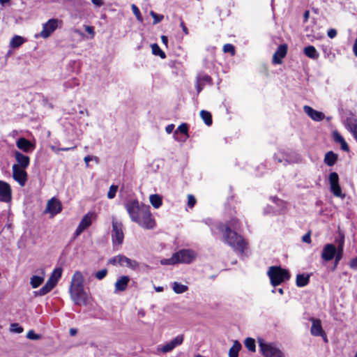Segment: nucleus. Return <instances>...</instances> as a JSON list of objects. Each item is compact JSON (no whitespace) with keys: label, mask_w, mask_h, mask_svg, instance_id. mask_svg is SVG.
Here are the masks:
<instances>
[{"label":"nucleus","mask_w":357,"mask_h":357,"mask_svg":"<svg viewBox=\"0 0 357 357\" xmlns=\"http://www.w3.org/2000/svg\"><path fill=\"white\" fill-rule=\"evenodd\" d=\"M231 227L234 225L220 223L218 229L222 233L223 242L229 245L236 253L242 255L248 247V242L241 235L232 230Z\"/></svg>","instance_id":"f257e3e1"},{"label":"nucleus","mask_w":357,"mask_h":357,"mask_svg":"<svg viewBox=\"0 0 357 357\" xmlns=\"http://www.w3.org/2000/svg\"><path fill=\"white\" fill-rule=\"evenodd\" d=\"M267 275L270 278L271 285L273 287L280 285L290 278L289 271L280 266H271L268 270Z\"/></svg>","instance_id":"f03ea898"},{"label":"nucleus","mask_w":357,"mask_h":357,"mask_svg":"<svg viewBox=\"0 0 357 357\" xmlns=\"http://www.w3.org/2000/svg\"><path fill=\"white\" fill-rule=\"evenodd\" d=\"M135 222L137 223L140 227L146 229H153L155 222L151 217L150 211V206L148 205H142L141 213L137 216V220Z\"/></svg>","instance_id":"7ed1b4c3"},{"label":"nucleus","mask_w":357,"mask_h":357,"mask_svg":"<svg viewBox=\"0 0 357 357\" xmlns=\"http://www.w3.org/2000/svg\"><path fill=\"white\" fill-rule=\"evenodd\" d=\"M112 241L114 247L121 246L123 242L124 234L123 226L121 222L117 220L114 217L112 218Z\"/></svg>","instance_id":"20e7f679"},{"label":"nucleus","mask_w":357,"mask_h":357,"mask_svg":"<svg viewBox=\"0 0 357 357\" xmlns=\"http://www.w3.org/2000/svg\"><path fill=\"white\" fill-rule=\"evenodd\" d=\"M259 347L264 357H284L282 350L273 343H266L263 340H259Z\"/></svg>","instance_id":"39448f33"},{"label":"nucleus","mask_w":357,"mask_h":357,"mask_svg":"<svg viewBox=\"0 0 357 357\" xmlns=\"http://www.w3.org/2000/svg\"><path fill=\"white\" fill-rule=\"evenodd\" d=\"M108 263L114 266H125L132 270H135L139 266L137 261L129 259L123 255H119L109 259Z\"/></svg>","instance_id":"423d86ee"},{"label":"nucleus","mask_w":357,"mask_h":357,"mask_svg":"<svg viewBox=\"0 0 357 357\" xmlns=\"http://www.w3.org/2000/svg\"><path fill=\"white\" fill-rule=\"evenodd\" d=\"M70 298L76 305H86L89 298V294L85 291L84 287L70 289Z\"/></svg>","instance_id":"0eeeda50"},{"label":"nucleus","mask_w":357,"mask_h":357,"mask_svg":"<svg viewBox=\"0 0 357 357\" xmlns=\"http://www.w3.org/2000/svg\"><path fill=\"white\" fill-rule=\"evenodd\" d=\"M96 215L93 212H88L82 219L79 225L77 226L75 231V236H79L85 229L89 227L93 221L96 220Z\"/></svg>","instance_id":"6e6552de"},{"label":"nucleus","mask_w":357,"mask_h":357,"mask_svg":"<svg viewBox=\"0 0 357 357\" xmlns=\"http://www.w3.org/2000/svg\"><path fill=\"white\" fill-rule=\"evenodd\" d=\"M62 22L56 18L49 20L43 26V30L40 33V36L43 38H47L57 29L59 24Z\"/></svg>","instance_id":"1a4fd4ad"},{"label":"nucleus","mask_w":357,"mask_h":357,"mask_svg":"<svg viewBox=\"0 0 357 357\" xmlns=\"http://www.w3.org/2000/svg\"><path fill=\"white\" fill-rule=\"evenodd\" d=\"M142 205L136 199L128 201L126 204V208L132 222L137 220V216L141 213Z\"/></svg>","instance_id":"9d476101"},{"label":"nucleus","mask_w":357,"mask_h":357,"mask_svg":"<svg viewBox=\"0 0 357 357\" xmlns=\"http://www.w3.org/2000/svg\"><path fill=\"white\" fill-rule=\"evenodd\" d=\"M177 264H190L195 258V254L190 250H181L174 254Z\"/></svg>","instance_id":"9b49d317"},{"label":"nucleus","mask_w":357,"mask_h":357,"mask_svg":"<svg viewBox=\"0 0 357 357\" xmlns=\"http://www.w3.org/2000/svg\"><path fill=\"white\" fill-rule=\"evenodd\" d=\"M183 342V335H179L172 340L170 342L165 343L163 345H159L158 347V351L166 354L172 351L176 347L181 345Z\"/></svg>","instance_id":"f8f14e48"},{"label":"nucleus","mask_w":357,"mask_h":357,"mask_svg":"<svg viewBox=\"0 0 357 357\" xmlns=\"http://www.w3.org/2000/svg\"><path fill=\"white\" fill-rule=\"evenodd\" d=\"M329 182L331 185V191L337 197L344 198V195L342 194L341 188L339 185V176L336 172H331L329 175Z\"/></svg>","instance_id":"ddd939ff"},{"label":"nucleus","mask_w":357,"mask_h":357,"mask_svg":"<svg viewBox=\"0 0 357 357\" xmlns=\"http://www.w3.org/2000/svg\"><path fill=\"white\" fill-rule=\"evenodd\" d=\"M13 177L18 182L20 186H24L27 180V174L24 169L20 168L17 165H13Z\"/></svg>","instance_id":"4468645a"},{"label":"nucleus","mask_w":357,"mask_h":357,"mask_svg":"<svg viewBox=\"0 0 357 357\" xmlns=\"http://www.w3.org/2000/svg\"><path fill=\"white\" fill-rule=\"evenodd\" d=\"M61 210L62 206L61 202L57 199L53 197L47 202L45 213H49L51 214V216L53 217L59 213Z\"/></svg>","instance_id":"2eb2a0df"},{"label":"nucleus","mask_w":357,"mask_h":357,"mask_svg":"<svg viewBox=\"0 0 357 357\" xmlns=\"http://www.w3.org/2000/svg\"><path fill=\"white\" fill-rule=\"evenodd\" d=\"M12 199V191L10 185L0 180V202L8 203Z\"/></svg>","instance_id":"dca6fc26"},{"label":"nucleus","mask_w":357,"mask_h":357,"mask_svg":"<svg viewBox=\"0 0 357 357\" xmlns=\"http://www.w3.org/2000/svg\"><path fill=\"white\" fill-rule=\"evenodd\" d=\"M336 254V248L333 244L328 243L324 245L322 252L321 258L326 261H329L332 260Z\"/></svg>","instance_id":"f3484780"},{"label":"nucleus","mask_w":357,"mask_h":357,"mask_svg":"<svg viewBox=\"0 0 357 357\" xmlns=\"http://www.w3.org/2000/svg\"><path fill=\"white\" fill-rule=\"evenodd\" d=\"M303 111L310 119L315 121H321L325 118L323 112L317 111L308 105L303 107Z\"/></svg>","instance_id":"a211bd4d"},{"label":"nucleus","mask_w":357,"mask_h":357,"mask_svg":"<svg viewBox=\"0 0 357 357\" xmlns=\"http://www.w3.org/2000/svg\"><path fill=\"white\" fill-rule=\"evenodd\" d=\"M84 278L79 271H76L71 278L70 289L84 287Z\"/></svg>","instance_id":"6ab92c4d"},{"label":"nucleus","mask_w":357,"mask_h":357,"mask_svg":"<svg viewBox=\"0 0 357 357\" xmlns=\"http://www.w3.org/2000/svg\"><path fill=\"white\" fill-rule=\"evenodd\" d=\"M287 45L286 44L280 45L273 56V63L275 64L282 63V59L287 53Z\"/></svg>","instance_id":"aec40b11"},{"label":"nucleus","mask_w":357,"mask_h":357,"mask_svg":"<svg viewBox=\"0 0 357 357\" xmlns=\"http://www.w3.org/2000/svg\"><path fill=\"white\" fill-rule=\"evenodd\" d=\"M57 282L56 280L50 276L45 284L38 291H35L36 296H44L47 294L56 286Z\"/></svg>","instance_id":"412c9836"},{"label":"nucleus","mask_w":357,"mask_h":357,"mask_svg":"<svg viewBox=\"0 0 357 357\" xmlns=\"http://www.w3.org/2000/svg\"><path fill=\"white\" fill-rule=\"evenodd\" d=\"M130 280V277L128 275H122L118 278L114 284V291L119 292L125 291L128 287Z\"/></svg>","instance_id":"4be33fe9"},{"label":"nucleus","mask_w":357,"mask_h":357,"mask_svg":"<svg viewBox=\"0 0 357 357\" xmlns=\"http://www.w3.org/2000/svg\"><path fill=\"white\" fill-rule=\"evenodd\" d=\"M312 327L310 329L311 334L314 336H324V331H323L321 323L319 319H312Z\"/></svg>","instance_id":"5701e85b"},{"label":"nucleus","mask_w":357,"mask_h":357,"mask_svg":"<svg viewBox=\"0 0 357 357\" xmlns=\"http://www.w3.org/2000/svg\"><path fill=\"white\" fill-rule=\"evenodd\" d=\"M15 157L18 163L17 165H19L20 168L25 169L29 166L30 159L27 155H25L19 151H16L15 153Z\"/></svg>","instance_id":"b1692460"},{"label":"nucleus","mask_w":357,"mask_h":357,"mask_svg":"<svg viewBox=\"0 0 357 357\" xmlns=\"http://www.w3.org/2000/svg\"><path fill=\"white\" fill-rule=\"evenodd\" d=\"M16 145L18 149L22 150L24 152H28L30 149L33 146L32 144L24 137L20 138L17 142Z\"/></svg>","instance_id":"393cba45"},{"label":"nucleus","mask_w":357,"mask_h":357,"mask_svg":"<svg viewBox=\"0 0 357 357\" xmlns=\"http://www.w3.org/2000/svg\"><path fill=\"white\" fill-rule=\"evenodd\" d=\"M310 275L309 274H298L296 275V283L297 287H303L308 284L310 282Z\"/></svg>","instance_id":"a878e982"},{"label":"nucleus","mask_w":357,"mask_h":357,"mask_svg":"<svg viewBox=\"0 0 357 357\" xmlns=\"http://www.w3.org/2000/svg\"><path fill=\"white\" fill-rule=\"evenodd\" d=\"M41 273L42 275H33L31 278L30 284L33 289L38 287L44 281L45 272L41 270Z\"/></svg>","instance_id":"bb28decb"},{"label":"nucleus","mask_w":357,"mask_h":357,"mask_svg":"<svg viewBox=\"0 0 357 357\" xmlns=\"http://www.w3.org/2000/svg\"><path fill=\"white\" fill-rule=\"evenodd\" d=\"M303 52L305 54V56L312 59H317L319 56V52L317 51L316 48L312 45L305 47L304 48Z\"/></svg>","instance_id":"cd10ccee"},{"label":"nucleus","mask_w":357,"mask_h":357,"mask_svg":"<svg viewBox=\"0 0 357 357\" xmlns=\"http://www.w3.org/2000/svg\"><path fill=\"white\" fill-rule=\"evenodd\" d=\"M241 349V343L235 340L234 342L233 345L229 350V357H238V352Z\"/></svg>","instance_id":"c85d7f7f"},{"label":"nucleus","mask_w":357,"mask_h":357,"mask_svg":"<svg viewBox=\"0 0 357 357\" xmlns=\"http://www.w3.org/2000/svg\"><path fill=\"white\" fill-rule=\"evenodd\" d=\"M337 156L336 154H335L333 151H329L326 153L325 158H324V162L328 166H333L335 165L336 160H337Z\"/></svg>","instance_id":"c756f323"},{"label":"nucleus","mask_w":357,"mask_h":357,"mask_svg":"<svg viewBox=\"0 0 357 357\" xmlns=\"http://www.w3.org/2000/svg\"><path fill=\"white\" fill-rule=\"evenodd\" d=\"M172 289H173V291L176 294H183V293L187 291L188 289V287L187 285L181 284L178 282H174L172 283Z\"/></svg>","instance_id":"7c9ffc66"},{"label":"nucleus","mask_w":357,"mask_h":357,"mask_svg":"<svg viewBox=\"0 0 357 357\" xmlns=\"http://www.w3.org/2000/svg\"><path fill=\"white\" fill-rule=\"evenodd\" d=\"M25 42V39L20 36H15L10 42V46L12 48H17Z\"/></svg>","instance_id":"2f4dec72"},{"label":"nucleus","mask_w":357,"mask_h":357,"mask_svg":"<svg viewBox=\"0 0 357 357\" xmlns=\"http://www.w3.org/2000/svg\"><path fill=\"white\" fill-rule=\"evenodd\" d=\"M149 200L155 208H158L162 205V199L158 195L155 194L150 195Z\"/></svg>","instance_id":"473e14b6"},{"label":"nucleus","mask_w":357,"mask_h":357,"mask_svg":"<svg viewBox=\"0 0 357 357\" xmlns=\"http://www.w3.org/2000/svg\"><path fill=\"white\" fill-rule=\"evenodd\" d=\"M200 116L207 126H211L212 124V116L209 112L202 110L200 112Z\"/></svg>","instance_id":"72a5a7b5"},{"label":"nucleus","mask_w":357,"mask_h":357,"mask_svg":"<svg viewBox=\"0 0 357 357\" xmlns=\"http://www.w3.org/2000/svg\"><path fill=\"white\" fill-rule=\"evenodd\" d=\"M245 347L251 352L256 351L255 341L252 337H247L244 342Z\"/></svg>","instance_id":"f704fd0d"},{"label":"nucleus","mask_w":357,"mask_h":357,"mask_svg":"<svg viewBox=\"0 0 357 357\" xmlns=\"http://www.w3.org/2000/svg\"><path fill=\"white\" fill-rule=\"evenodd\" d=\"M152 53L154 55L159 56L162 59H165L166 57L165 53L160 49L158 44L154 43L151 45Z\"/></svg>","instance_id":"c9c22d12"},{"label":"nucleus","mask_w":357,"mask_h":357,"mask_svg":"<svg viewBox=\"0 0 357 357\" xmlns=\"http://www.w3.org/2000/svg\"><path fill=\"white\" fill-rule=\"evenodd\" d=\"M79 80L77 78L73 77V78L69 79L68 81L64 83V86L66 88H73V87L79 86Z\"/></svg>","instance_id":"e433bc0d"},{"label":"nucleus","mask_w":357,"mask_h":357,"mask_svg":"<svg viewBox=\"0 0 357 357\" xmlns=\"http://www.w3.org/2000/svg\"><path fill=\"white\" fill-rule=\"evenodd\" d=\"M131 8H132L133 14L135 15L137 20L139 22H143V18H142L141 13L139 11V8H137V6L136 5H135V4H132Z\"/></svg>","instance_id":"4c0bfd02"},{"label":"nucleus","mask_w":357,"mask_h":357,"mask_svg":"<svg viewBox=\"0 0 357 357\" xmlns=\"http://www.w3.org/2000/svg\"><path fill=\"white\" fill-rule=\"evenodd\" d=\"M10 331L12 333H21L23 332V328L17 323L10 324Z\"/></svg>","instance_id":"58836bf2"},{"label":"nucleus","mask_w":357,"mask_h":357,"mask_svg":"<svg viewBox=\"0 0 357 357\" xmlns=\"http://www.w3.org/2000/svg\"><path fill=\"white\" fill-rule=\"evenodd\" d=\"M223 52L225 53H230L231 56L235 54L234 46L231 44H225L223 46Z\"/></svg>","instance_id":"ea45409f"},{"label":"nucleus","mask_w":357,"mask_h":357,"mask_svg":"<svg viewBox=\"0 0 357 357\" xmlns=\"http://www.w3.org/2000/svg\"><path fill=\"white\" fill-rule=\"evenodd\" d=\"M160 262L161 264L162 265H174L177 264L176 259L174 258V254L170 258L162 259L161 260Z\"/></svg>","instance_id":"a19ab883"},{"label":"nucleus","mask_w":357,"mask_h":357,"mask_svg":"<svg viewBox=\"0 0 357 357\" xmlns=\"http://www.w3.org/2000/svg\"><path fill=\"white\" fill-rule=\"evenodd\" d=\"M61 275L62 269L61 268H56L53 271L50 276L56 280L57 282H59V279L61 277Z\"/></svg>","instance_id":"79ce46f5"},{"label":"nucleus","mask_w":357,"mask_h":357,"mask_svg":"<svg viewBox=\"0 0 357 357\" xmlns=\"http://www.w3.org/2000/svg\"><path fill=\"white\" fill-rule=\"evenodd\" d=\"M117 190H118L117 185H112L110 186L109 192L107 193V197L109 199H113L116 195Z\"/></svg>","instance_id":"37998d69"},{"label":"nucleus","mask_w":357,"mask_h":357,"mask_svg":"<svg viewBox=\"0 0 357 357\" xmlns=\"http://www.w3.org/2000/svg\"><path fill=\"white\" fill-rule=\"evenodd\" d=\"M107 274V270L106 268H104V269H102L99 271H97L96 273H95V277L99 280H102L103 278H105L106 277Z\"/></svg>","instance_id":"c03bdc74"},{"label":"nucleus","mask_w":357,"mask_h":357,"mask_svg":"<svg viewBox=\"0 0 357 357\" xmlns=\"http://www.w3.org/2000/svg\"><path fill=\"white\" fill-rule=\"evenodd\" d=\"M26 337L29 340H37L40 339L41 336L36 334L33 330H30L26 334Z\"/></svg>","instance_id":"a18cd8bd"},{"label":"nucleus","mask_w":357,"mask_h":357,"mask_svg":"<svg viewBox=\"0 0 357 357\" xmlns=\"http://www.w3.org/2000/svg\"><path fill=\"white\" fill-rule=\"evenodd\" d=\"M150 14L153 17V18L154 19V21H153V24H156L159 23L164 18L163 15H158L157 13H155L153 11H151Z\"/></svg>","instance_id":"49530a36"},{"label":"nucleus","mask_w":357,"mask_h":357,"mask_svg":"<svg viewBox=\"0 0 357 357\" xmlns=\"http://www.w3.org/2000/svg\"><path fill=\"white\" fill-rule=\"evenodd\" d=\"M188 126L186 123H181L177 128V130H176V133L177 132H180L181 133H183V134H185V135H187L188 134Z\"/></svg>","instance_id":"de8ad7c7"},{"label":"nucleus","mask_w":357,"mask_h":357,"mask_svg":"<svg viewBox=\"0 0 357 357\" xmlns=\"http://www.w3.org/2000/svg\"><path fill=\"white\" fill-rule=\"evenodd\" d=\"M333 137L335 141L336 142H339L340 144H342V142H344V141H345L343 137L337 131H335L333 132Z\"/></svg>","instance_id":"09e8293b"},{"label":"nucleus","mask_w":357,"mask_h":357,"mask_svg":"<svg viewBox=\"0 0 357 357\" xmlns=\"http://www.w3.org/2000/svg\"><path fill=\"white\" fill-rule=\"evenodd\" d=\"M196 203V199L195 197L192 195H188V205L190 208H192Z\"/></svg>","instance_id":"8fccbe9b"},{"label":"nucleus","mask_w":357,"mask_h":357,"mask_svg":"<svg viewBox=\"0 0 357 357\" xmlns=\"http://www.w3.org/2000/svg\"><path fill=\"white\" fill-rule=\"evenodd\" d=\"M334 257H335V263H334V266L333 268V270H335L336 268L339 261L342 258V255H341V253H336Z\"/></svg>","instance_id":"3c124183"},{"label":"nucleus","mask_w":357,"mask_h":357,"mask_svg":"<svg viewBox=\"0 0 357 357\" xmlns=\"http://www.w3.org/2000/svg\"><path fill=\"white\" fill-rule=\"evenodd\" d=\"M343 248H344V238H342L339 241L337 249L336 248V253H341V255H343Z\"/></svg>","instance_id":"603ef678"},{"label":"nucleus","mask_w":357,"mask_h":357,"mask_svg":"<svg viewBox=\"0 0 357 357\" xmlns=\"http://www.w3.org/2000/svg\"><path fill=\"white\" fill-rule=\"evenodd\" d=\"M85 30L87 33H89L91 36V38H93L95 36L94 28L91 26L86 25L84 26Z\"/></svg>","instance_id":"864d4df0"},{"label":"nucleus","mask_w":357,"mask_h":357,"mask_svg":"<svg viewBox=\"0 0 357 357\" xmlns=\"http://www.w3.org/2000/svg\"><path fill=\"white\" fill-rule=\"evenodd\" d=\"M327 36L330 38H334L337 36V31L335 29H330L328 31Z\"/></svg>","instance_id":"5fc2aeb1"},{"label":"nucleus","mask_w":357,"mask_h":357,"mask_svg":"<svg viewBox=\"0 0 357 357\" xmlns=\"http://www.w3.org/2000/svg\"><path fill=\"white\" fill-rule=\"evenodd\" d=\"M93 159H94L96 161H98V158L97 157H92L91 155H87V156L84 157V162L86 163V167L89 166V162L91 160H92Z\"/></svg>","instance_id":"6e6d98bb"},{"label":"nucleus","mask_w":357,"mask_h":357,"mask_svg":"<svg viewBox=\"0 0 357 357\" xmlns=\"http://www.w3.org/2000/svg\"><path fill=\"white\" fill-rule=\"evenodd\" d=\"M302 240L305 243H310L311 242L310 232L305 234L303 236Z\"/></svg>","instance_id":"4d7b16f0"},{"label":"nucleus","mask_w":357,"mask_h":357,"mask_svg":"<svg viewBox=\"0 0 357 357\" xmlns=\"http://www.w3.org/2000/svg\"><path fill=\"white\" fill-rule=\"evenodd\" d=\"M349 266L351 268L357 269V257L351 260Z\"/></svg>","instance_id":"13d9d810"},{"label":"nucleus","mask_w":357,"mask_h":357,"mask_svg":"<svg viewBox=\"0 0 357 357\" xmlns=\"http://www.w3.org/2000/svg\"><path fill=\"white\" fill-rule=\"evenodd\" d=\"M91 2L97 7H100L104 4L103 0H91Z\"/></svg>","instance_id":"bf43d9fd"},{"label":"nucleus","mask_w":357,"mask_h":357,"mask_svg":"<svg viewBox=\"0 0 357 357\" xmlns=\"http://www.w3.org/2000/svg\"><path fill=\"white\" fill-rule=\"evenodd\" d=\"M201 80L204 82L210 83L211 82V77L207 75H204L202 76Z\"/></svg>","instance_id":"052dcab7"},{"label":"nucleus","mask_w":357,"mask_h":357,"mask_svg":"<svg viewBox=\"0 0 357 357\" xmlns=\"http://www.w3.org/2000/svg\"><path fill=\"white\" fill-rule=\"evenodd\" d=\"M174 124H169L168 125L166 128H165V130L166 132L168 133V134H170L173 132L174 130Z\"/></svg>","instance_id":"680f3d73"},{"label":"nucleus","mask_w":357,"mask_h":357,"mask_svg":"<svg viewBox=\"0 0 357 357\" xmlns=\"http://www.w3.org/2000/svg\"><path fill=\"white\" fill-rule=\"evenodd\" d=\"M180 26L182 28L183 31L185 34H188V30L187 27L185 26V24H184V22H183V21L182 20H181Z\"/></svg>","instance_id":"e2e57ef3"},{"label":"nucleus","mask_w":357,"mask_h":357,"mask_svg":"<svg viewBox=\"0 0 357 357\" xmlns=\"http://www.w3.org/2000/svg\"><path fill=\"white\" fill-rule=\"evenodd\" d=\"M341 144V149L344 151H349V146L348 144H347V142L345 141H344V142H342Z\"/></svg>","instance_id":"0e129e2a"},{"label":"nucleus","mask_w":357,"mask_h":357,"mask_svg":"<svg viewBox=\"0 0 357 357\" xmlns=\"http://www.w3.org/2000/svg\"><path fill=\"white\" fill-rule=\"evenodd\" d=\"M273 201L278 205H282L284 204V202L278 197H273Z\"/></svg>","instance_id":"69168bd1"},{"label":"nucleus","mask_w":357,"mask_h":357,"mask_svg":"<svg viewBox=\"0 0 357 357\" xmlns=\"http://www.w3.org/2000/svg\"><path fill=\"white\" fill-rule=\"evenodd\" d=\"M69 333L71 336H74L77 334V331L76 328H70Z\"/></svg>","instance_id":"338daca9"},{"label":"nucleus","mask_w":357,"mask_h":357,"mask_svg":"<svg viewBox=\"0 0 357 357\" xmlns=\"http://www.w3.org/2000/svg\"><path fill=\"white\" fill-rule=\"evenodd\" d=\"M309 15H310V12L308 10H306L304 13V15H303L305 22L307 21V20L309 18Z\"/></svg>","instance_id":"774afa93"}]
</instances>
